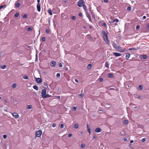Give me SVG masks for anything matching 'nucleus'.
<instances>
[{"label":"nucleus","mask_w":149,"mask_h":149,"mask_svg":"<svg viewBox=\"0 0 149 149\" xmlns=\"http://www.w3.org/2000/svg\"><path fill=\"white\" fill-rule=\"evenodd\" d=\"M102 33L103 35V38L106 43L107 45H109L110 42L108 39V36L107 33L104 31H102Z\"/></svg>","instance_id":"1"},{"label":"nucleus","mask_w":149,"mask_h":149,"mask_svg":"<svg viewBox=\"0 0 149 149\" xmlns=\"http://www.w3.org/2000/svg\"><path fill=\"white\" fill-rule=\"evenodd\" d=\"M85 2L84 0H79L77 2V5L79 7H81L84 5Z\"/></svg>","instance_id":"2"},{"label":"nucleus","mask_w":149,"mask_h":149,"mask_svg":"<svg viewBox=\"0 0 149 149\" xmlns=\"http://www.w3.org/2000/svg\"><path fill=\"white\" fill-rule=\"evenodd\" d=\"M42 134V132L41 130H39L37 131L36 133V136L37 137H39Z\"/></svg>","instance_id":"3"},{"label":"nucleus","mask_w":149,"mask_h":149,"mask_svg":"<svg viewBox=\"0 0 149 149\" xmlns=\"http://www.w3.org/2000/svg\"><path fill=\"white\" fill-rule=\"evenodd\" d=\"M46 93V90L45 89H44L42 90L41 93L42 97H43V96H44Z\"/></svg>","instance_id":"4"},{"label":"nucleus","mask_w":149,"mask_h":149,"mask_svg":"<svg viewBox=\"0 0 149 149\" xmlns=\"http://www.w3.org/2000/svg\"><path fill=\"white\" fill-rule=\"evenodd\" d=\"M56 62L54 61H52L50 63V65L53 67H55L56 65Z\"/></svg>","instance_id":"5"},{"label":"nucleus","mask_w":149,"mask_h":149,"mask_svg":"<svg viewBox=\"0 0 149 149\" xmlns=\"http://www.w3.org/2000/svg\"><path fill=\"white\" fill-rule=\"evenodd\" d=\"M13 116L16 118H17L19 117V116L18 114L16 113H12Z\"/></svg>","instance_id":"6"},{"label":"nucleus","mask_w":149,"mask_h":149,"mask_svg":"<svg viewBox=\"0 0 149 149\" xmlns=\"http://www.w3.org/2000/svg\"><path fill=\"white\" fill-rule=\"evenodd\" d=\"M117 50L121 52H124L126 51L125 49H122L121 47H120L119 49H117Z\"/></svg>","instance_id":"7"},{"label":"nucleus","mask_w":149,"mask_h":149,"mask_svg":"<svg viewBox=\"0 0 149 149\" xmlns=\"http://www.w3.org/2000/svg\"><path fill=\"white\" fill-rule=\"evenodd\" d=\"M37 10L38 12L40 11V4L38 3L37 6Z\"/></svg>","instance_id":"8"},{"label":"nucleus","mask_w":149,"mask_h":149,"mask_svg":"<svg viewBox=\"0 0 149 149\" xmlns=\"http://www.w3.org/2000/svg\"><path fill=\"white\" fill-rule=\"evenodd\" d=\"M113 54L115 56H121V54L120 53H118L117 52H114L113 53Z\"/></svg>","instance_id":"9"},{"label":"nucleus","mask_w":149,"mask_h":149,"mask_svg":"<svg viewBox=\"0 0 149 149\" xmlns=\"http://www.w3.org/2000/svg\"><path fill=\"white\" fill-rule=\"evenodd\" d=\"M86 17L89 19V21L91 22H92V20H91V17H90V15L88 13H86Z\"/></svg>","instance_id":"10"},{"label":"nucleus","mask_w":149,"mask_h":149,"mask_svg":"<svg viewBox=\"0 0 149 149\" xmlns=\"http://www.w3.org/2000/svg\"><path fill=\"white\" fill-rule=\"evenodd\" d=\"M113 46L116 50L119 48V47L117 46L115 43L113 44Z\"/></svg>","instance_id":"11"},{"label":"nucleus","mask_w":149,"mask_h":149,"mask_svg":"<svg viewBox=\"0 0 149 149\" xmlns=\"http://www.w3.org/2000/svg\"><path fill=\"white\" fill-rule=\"evenodd\" d=\"M36 81L39 84L42 81V80L40 78H37Z\"/></svg>","instance_id":"12"},{"label":"nucleus","mask_w":149,"mask_h":149,"mask_svg":"<svg viewBox=\"0 0 149 149\" xmlns=\"http://www.w3.org/2000/svg\"><path fill=\"white\" fill-rule=\"evenodd\" d=\"M101 130L100 129V128H97L95 129V131L96 132H97V133L100 132H101Z\"/></svg>","instance_id":"13"},{"label":"nucleus","mask_w":149,"mask_h":149,"mask_svg":"<svg viewBox=\"0 0 149 149\" xmlns=\"http://www.w3.org/2000/svg\"><path fill=\"white\" fill-rule=\"evenodd\" d=\"M130 54L129 53H127L125 56L126 58V59L128 60L130 58Z\"/></svg>","instance_id":"14"},{"label":"nucleus","mask_w":149,"mask_h":149,"mask_svg":"<svg viewBox=\"0 0 149 149\" xmlns=\"http://www.w3.org/2000/svg\"><path fill=\"white\" fill-rule=\"evenodd\" d=\"M48 12L50 15H52V10L51 9H48Z\"/></svg>","instance_id":"15"},{"label":"nucleus","mask_w":149,"mask_h":149,"mask_svg":"<svg viewBox=\"0 0 149 149\" xmlns=\"http://www.w3.org/2000/svg\"><path fill=\"white\" fill-rule=\"evenodd\" d=\"M82 6H83V8L84 9V10H85V11L87 12V7L86 6V5H85V4H84V5H83Z\"/></svg>","instance_id":"16"},{"label":"nucleus","mask_w":149,"mask_h":149,"mask_svg":"<svg viewBox=\"0 0 149 149\" xmlns=\"http://www.w3.org/2000/svg\"><path fill=\"white\" fill-rule=\"evenodd\" d=\"M43 97H42V98H47V97H50L51 96L50 95H49V94H45V95L44 96H43Z\"/></svg>","instance_id":"17"},{"label":"nucleus","mask_w":149,"mask_h":149,"mask_svg":"<svg viewBox=\"0 0 149 149\" xmlns=\"http://www.w3.org/2000/svg\"><path fill=\"white\" fill-rule=\"evenodd\" d=\"M91 37H92L90 34L87 35L86 37V38L88 39H90L91 38Z\"/></svg>","instance_id":"18"},{"label":"nucleus","mask_w":149,"mask_h":149,"mask_svg":"<svg viewBox=\"0 0 149 149\" xmlns=\"http://www.w3.org/2000/svg\"><path fill=\"white\" fill-rule=\"evenodd\" d=\"M105 67H106L107 68H109V63L108 61L106 62V63H105Z\"/></svg>","instance_id":"19"},{"label":"nucleus","mask_w":149,"mask_h":149,"mask_svg":"<svg viewBox=\"0 0 149 149\" xmlns=\"http://www.w3.org/2000/svg\"><path fill=\"white\" fill-rule=\"evenodd\" d=\"M15 6L17 8L19 7L20 6V4L19 3H17L15 4Z\"/></svg>","instance_id":"20"},{"label":"nucleus","mask_w":149,"mask_h":149,"mask_svg":"<svg viewBox=\"0 0 149 149\" xmlns=\"http://www.w3.org/2000/svg\"><path fill=\"white\" fill-rule=\"evenodd\" d=\"M123 123L124 124H125V125L127 124L128 123V120H125L123 121Z\"/></svg>","instance_id":"21"},{"label":"nucleus","mask_w":149,"mask_h":149,"mask_svg":"<svg viewBox=\"0 0 149 149\" xmlns=\"http://www.w3.org/2000/svg\"><path fill=\"white\" fill-rule=\"evenodd\" d=\"M92 67V65L91 64H89L87 65V68L88 69H91V68Z\"/></svg>","instance_id":"22"},{"label":"nucleus","mask_w":149,"mask_h":149,"mask_svg":"<svg viewBox=\"0 0 149 149\" xmlns=\"http://www.w3.org/2000/svg\"><path fill=\"white\" fill-rule=\"evenodd\" d=\"M137 49L136 48H130L129 49V50L130 51H135Z\"/></svg>","instance_id":"23"},{"label":"nucleus","mask_w":149,"mask_h":149,"mask_svg":"<svg viewBox=\"0 0 149 149\" xmlns=\"http://www.w3.org/2000/svg\"><path fill=\"white\" fill-rule=\"evenodd\" d=\"M32 29V28L31 27H29L27 28V31H31Z\"/></svg>","instance_id":"24"},{"label":"nucleus","mask_w":149,"mask_h":149,"mask_svg":"<svg viewBox=\"0 0 149 149\" xmlns=\"http://www.w3.org/2000/svg\"><path fill=\"white\" fill-rule=\"evenodd\" d=\"M33 88L34 89H36V90H38V86H36V85L34 86H33Z\"/></svg>","instance_id":"25"},{"label":"nucleus","mask_w":149,"mask_h":149,"mask_svg":"<svg viewBox=\"0 0 149 149\" xmlns=\"http://www.w3.org/2000/svg\"><path fill=\"white\" fill-rule=\"evenodd\" d=\"M0 67L2 69H4L6 68V66L4 65L1 66Z\"/></svg>","instance_id":"26"},{"label":"nucleus","mask_w":149,"mask_h":149,"mask_svg":"<svg viewBox=\"0 0 149 149\" xmlns=\"http://www.w3.org/2000/svg\"><path fill=\"white\" fill-rule=\"evenodd\" d=\"M108 76L110 77H113V75L111 73H109V74Z\"/></svg>","instance_id":"27"},{"label":"nucleus","mask_w":149,"mask_h":149,"mask_svg":"<svg viewBox=\"0 0 149 149\" xmlns=\"http://www.w3.org/2000/svg\"><path fill=\"white\" fill-rule=\"evenodd\" d=\"M74 127L76 129L78 128L79 127V125L77 124H76L74 125Z\"/></svg>","instance_id":"28"},{"label":"nucleus","mask_w":149,"mask_h":149,"mask_svg":"<svg viewBox=\"0 0 149 149\" xmlns=\"http://www.w3.org/2000/svg\"><path fill=\"white\" fill-rule=\"evenodd\" d=\"M27 15L26 14L22 16V17L23 18H26L27 17Z\"/></svg>","instance_id":"29"},{"label":"nucleus","mask_w":149,"mask_h":149,"mask_svg":"<svg viewBox=\"0 0 149 149\" xmlns=\"http://www.w3.org/2000/svg\"><path fill=\"white\" fill-rule=\"evenodd\" d=\"M19 15V13L18 12L15 15V17H17Z\"/></svg>","instance_id":"30"},{"label":"nucleus","mask_w":149,"mask_h":149,"mask_svg":"<svg viewBox=\"0 0 149 149\" xmlns=\"http://www.w3.org/2000/svg\"><path fill=\"white\" fill-rule=\"evenodd\" d=\"M16 86L17 85L16 84H13L12 86V87L14 88H16Z\"/></svg>","instance_id":"31"},{"label":"nucleus","mask_w":149,"mask_h":149,"mask_svg":"<svg viewBox=\"0 0 149 149\" xmlns=\"http://www.w3.org/2000/svg\"><path fill=\"white\" fill-rule=\"evenodd\" d=\"M32 106L31 105H28L27 107V108L29 109H30L32 108Z\"/></svg>","instance_id":"32"},{"label":"nucleus","mask_w":149,"mask_h":149,"mask_svg":"<svg viewBox=\"0 0 149 149\" xmlns=\"http://www.w3.org/2000/svg\"><path fill=\"white\" fill-rule=\"evenodd\" d=\"M46 38L45 37H43L42 38V41L45 42V41L46 40Z\"/></svg>","instance_id":"33"},{"label":"nucleus","mask_w":149,"mask_h":149,"mask_svg":"<svg viewBox=\"0 0 149 149\" xmlns=\"http://www.w3.org/2000/svg\"><path fill=\"white\" fill-rule=\"evenodd\" d=\"M23 78L25 79H28V77L27 76L25 75L23 77Z\"/></svg>","instance_id":"34"},{"label":"nucleus","mask_w":149,"mask_h":149,"mask_svg":"<svg viewBox=\"0 0 149 149\" xmlns=\"http://www.w3.org/2000/svg\"><path fill=\"white\" fill-rule=\"evenodd\" d=\"M147 55H143V58L144 59H146L147 58Z\"/></svg>","instance_id":"35"},{"label":"nucleus","mask_w":149,"mask_h":149,"mask_svg":"<svg viewBox=\"0 0 149 149\" xmlns=\"http://www.w3.org/2000/svg\"><path fill=\"white\" fill-rule=\"evenodd\" d=\"M85 147V145L83 143L81 144V147L82 148H84Z\"/></svg>","instance_id":"36"},{"label":"nucleus","mask_w":149,"mask_h":149,"mask_svg":"<svg viewBox=\"0 0 149 149\" xmlns=\"http://www.w3.org/2000/svg\"><path fill=\"white\" fill-rule=\"evenodd\" d=\"M103 26H105L106 28H107V25L106 24L105 22H104L103 24Z\"/></svg>","instance_id":"37"},{"label":"nucleus","mask_w":149,"mask_h":149,"mask_svg":"<svg viewBox=\"0 0 149 149\" xmlns=\"http://www.w3.org/2000/svg\"><path fill=\"white\" fill-rule=\"evenodd\" d=\"M77 109V108L76 107H73L72 108V110L74 111H75Z\"/></svg>","instance_id":"38"},{"label":"nucleus","mask_w":149,"mask_h":149,"mask_svg":"<svg viewBox=\"0 0 149 149\" xmlns=\"http://www.w3.org/2000/svg\"><path fill=\"white\" fill-rule=\"evenodd\" d=\"M79 95L81 97H83L84 96V95L83 93H80L79 94Z\"/></svg>","instance_id":"39"},{"label":"nucleus","mask_w":149,"mask_h":149,"mask_svg":"<svg viewBox=\"0 0 149 149\" xmlns=\"http://www.w3.org/2000/svg\"><path fill=\"white\" fill-rule=\"evenodd\" d=\"M139 90H141L142 89L143 87L141 85H139Z\"/></svg>","instance_id":"40"},{"label":"nucleus","mask_w":149,"mask_h":149,"mask_svg":"<svg viewBox=\"0 0 149 149\" xmlns=\"http://www.w3.org/2000/svg\"><path fill=\"white\" fill-rule=\"evenodd\" d=\"M71 18L73 20H75L76 19V17L75 16H73L71 17Z\"/></svg>","instance_id":"41"},{"label":"nucleus","mask_w":149,"mask_h":149,"mask_svg":"<svg viewBox=\"0 0 149 149\" xmlns=\"http://www.w3.org/2000/svg\"><path fill=\"white\" fill-rule=\"evenodd\" d=\"M131 8L130 7H128L127 8V10L130 11L131 10Z\"/></svg>","instance_id":"42"},{"label":"nucleus","mask_w":149,"mask_h":149,"mask_svg":"<svg viewBox=\"0 0 149 149\" xmlns=\"http://www.w3.org/2000/svg\"><path fill=\"white\" fill-rule=\"evenodd\" d=\"M56 76L57 77H59L60 76V74L59 73H58L57 74Z\"/></svg>","instance_id":"43"},{"label":"nucleus","mask_w":149,"mask_h":149,"mask_svg":"<svg viewBox=\"0 0 149 149\" xmlns=\"http://www.w3.org/2000/svg\"><path fill=\"white\" fill-rule=\"evenodd\" d=\"M46 32L47 33H49L50 32V30L49 29H47L46 30Z\"/></svg>","instance_id":"44"},{"label":"nucleus","mask_w":149,"mask_h":149,"mask_svg":"<svg viewBox=\"0 0 149 149\" xmlns=\"http://www.w3.org/2000/svg\"><path fill=\"white\" fill-rule=\"evenodd\" d=\"M64 125L63 124H61V125L60 127L61 128H63L64 127Z\"/></svg>","instance_id":"45"},{"label":"nucleus","mask_w":149,"mask_h":149,"mask_svg":"<svg viewBox=\"0 0 149 149\" xmlns=\"http://www.w3.org/2000/svg\"><path fill=\"white\" fill-rule=\"evenodd\" d=\"M146 139L145 138H143L141 140L142 142H145L146 141Z\"/></svg>","instance_id":"46"},{"label":"nucleus","mask_w":149,"mask_h":149,"mask_svg":"<svg viewBox=\"0 0 149 149\" xmlns=\"http://www.w3.org/2000/svg\"><path fill=\"white\" fill-rule=\"evenodd\" d=\"M140 26L139 25H137L136 26V29H139V28H140Z\"/></svg>","instance_id":"47"},{"label":"nucleus","mask_w":149,"mask_h":149,"mask_svg":"<svg viewBox=\"0 0 149 149\" xmlns=\"http://www.w3.org/2000/svg\"><path fill=\"white\" fill-rule=\"evenodd\" d=\"M3 137L4 139H6L7 138V136L6 135H3Z\"/></svg>","instance_id":"48"},{"label":"nucleus","mask_w":149,"mask_h":149,"mask_svg":"<svg viewBox=\"0 0 149 149\" xmlns=\"http://www.w3.org/2000/svg\"><path fill=\"white\" fill-rule=\"evenodd\" d=\"M82 13H80L79 14V17H82Z\"/></svg>","instance_id":"49"},{"label":"nucleus","mask_w":149,"mask_h":149,"mask_svg":"<svg viewBox=\"0 0 149 149\" xmlns=\"http://www.w3.org/2000/svg\"><path fill=\"white\" fill-rule=\"evenodd\" d=\"M56 124H55L54 123L52 125V126L53 127H56Z\"/></svg>","instance_id":"50"},{"label":"nucleus","mask_w":149,"mask_h":149,"mask_svg":"<svg viewBox=\"0 0 149 149\" xmlns=\"http://www.w3.org/2000/svg\"><path fill=\"white\" fill-rule=\"evenodd\" d=\"M88 131L89 132V134H91V131L90 130V128H88V129H87Z\"/></svg>","instance_id":"51"},{"label":"nucleus","mask_w":149,"mask_h":149,"mask_svg":"<svg viewBox=\"0 0 149 149\" xmlns=\"http://www.w3.org/2000/svg\"><path fill=\"white\" fill-rule=\"evenodd\" d=\"M103 80V78H101L99 79V81L100 82L102 81Z\"/></svg>","instance_id":"52"},{"label":"nucleus","mask_w":149,"mask_h":149,"mask_svg":"<svg viewBox=\"0 0 149 149\" xmlns=\"http://www.w3.org/2000/svg\"><path fill=\"white\" fill-rule=\"evenodd\" d=\"M72 134H69L68 135V136L69 137H71L72 136Z\"/></svg>","instance_id":"53"},{"label":"nucleus","mask_w":149,"mask_h":149,"mask_svg":"<svg viewBox=\"0 0 149 149\" xmlns=\"http://www.w3.org/2000/svg\"><path fill=\"white\" fill-rule=\"evenodd\" d=\"M115 22H117L119 21V20L118 19H115Z\"/></svg>","instance_id":"54"},{"label":"nucleus","mask_w":149,"mask_h":149,"mask_svg":"<svg viewBox=\"0 0 149 149\" xmlns=\"http://www.w3.org/2000/svg\"><path fill=\"white\" fill-rule=\"evenodd\" d=\"M87 129H88V128H90V126L88 124L87 125Z\"/></svg>","instance_id":"55"},{"label":"nucleus","mask_w":149,"mask_h":149,"mask_svg":"<svg viewBox=\"0 0 149 149\" xmlns=\"http://www.w3.org/2000/svg\"><path fill=\"white\" fill-rule=\"evenodd\" d=\"M59 66L60 67H62V65L61 63H60L59 64Z\"/></svg>","instance_id":"56"},{"label":"nucleus","mask_w":149,"mask_h":149,"mask_svg":"<svg viewBox=\"0 0 149 149\" xmlns=\"http://www.w3.org/2000/svg\"><path fill=\"white\" fill-rule=\"evenodd\" d=\"M3 7H4V6H0V10L2 8H3Z\"/></svg>","instance_id":"57"},{"label":"nucleus","mask_w":149,"mask_h":149,"mask_svg":"<svg viewBox=\"0 0 149 149\" xmlns=\"http://www.w3.org/2000/svg\"><path fill=\"white\" fill-rule=\"evenodd\" d=\"M75 81L77 83H78L79 82L78 80L76 79H75Z\"/></svg>","instance_id":"58"},{"label":"nucleus","mask_w":149,"mask_h":149,"mask_svg":"<svg viewBox=\"0 0 149 149\" xmlns=\"http://www.w3.org/2000/svg\"><path fill=\"white\" fill-rule=\"evenodd\" d=\"M115 22V19L113 20L112 21H111V22H110L111 23H114V22Z\"/></svg>","instance_id":"59"},{"label":"nucleus","mask_w":149,"mask_h":149,"mask_svg":"<svg viewBox=\"0 0 149 149\" xmlns=\"http://www.w3.org/2000/svg\"><path fill=\"white\" fill-rule=\"evenodd\" d=\"M146 16H143V19H146Z\"/></svg>","instance_id":"60"},{"label":"nucleus","mask_w":149,"mask_h":149,"mask_svg":"<svg viewBox=\"0 0 149 149\" xmlns=\"http://www.w3.org/2000/svg\"><path fill=\"white\" fill-rule=\"evenodd\" d=\"M104 1L105 2H108V0H104Z\"/></svg>","instance_id":"61"},{"label":"nucleus","mask_w":149,"mask_h":149,"mask_svg":"<svg viewBox=\"0 0 149 149\" xmlns=\"http://www.w3.org/2000/svg\"><path fill=\"white\" fill-rule=\"evenodd\" d=\"M96 137L95 136H93V138L94 139H95L96 138Z\"/></svg>","instance_id":"62"},{"label":"nucleus","mask_w":149,"mask_h":149,"mask_svg":"<svg viewBox=\"0 0 149 149\" xmlns=\"http://www.w3.org/2000/svg\"><path fill=\"white\" fill-rule=\"evenodd\" d=\"M133 142H134L133 141V140H132L130 141V143H133Z\"/></svg>","instance_id":"63"},{"label":"nucleus","mask_w":149,"mask_h":149,"mask_svg":"<svg viewBox=\"0 0 149 149\" xmlns=\"http://www.w3.org/2000/svg\"><path fill=\"white\" fill-rule=\"evenodd\" d=\"M147 27L148 28H149V24L147 25Z\"/></svg>","instance_id":"64"}]
</instances>
